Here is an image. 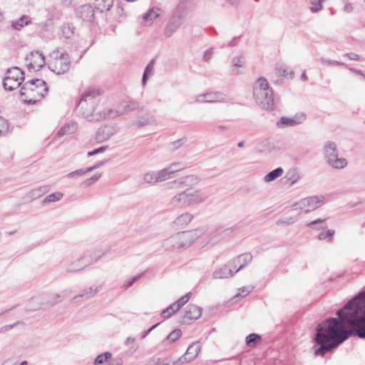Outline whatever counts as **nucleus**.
<instances>
[{"label":"nucleus","mask_w":365,"mask_h":365,"mask_svg":"<svg viewBox=\"0 0 365 365\" xmlns=\"http://www.w3.org/2000/svg\"><path fill=\"white\" fill-rule=\"evenodd\" d=\"M316 329L314 354L324 356L344 342L351 334L365 339V290L349 300Z\"/></svg>","instance_id":"f257e3e1"},{"label":"nucleus","mask_w":365,"mask_h":365,"mask_svg":"<svg viewBox=\"0 0 365 365\" xmlns=\"http://www.w3.org/2000/svg\"><path fill=\"white\" fill-rule=\"evenodd\" d=\"M101 98V92L98 88H87L82 93L77 105L78 113L88 121H98L108 118V112H96Z\"/></svg>","instance_id":"f03ea898"},{"label":"nucleus","mask_w":365,"mask_h":365,"mask_svg":"<svg viewBox=\"0 0 365 365\" xmlns=\"http://www.w3.org/2000/svg\"><path fill=\"white\" fill-rule=\"evenodd\" d=\"M48 90L44 81L38 78L25 82L21 88L22 100L29 104H34L45 96Z\"/></svg>","instance_id":"7ed1b4c3"},{"label":"nucleus","mask_w":365,"mask_h":365,"mask_svg":"<svg viewBox=\"0 0 365 365\" xmlns=\"http://www.w3.org/2000/svg\"><path fill=\"white\" fill-rule=\"evenodd\" d=\"M253 95L257 103L262 109L273 110V91L266 78L260 77L255 81L253 87Z\"/></svg>","instance_id":"20e7f679"},{"label":"nucleus","mask_w":365,"mask_h":365,"mask_svg":"<svg viewBox=\"0 0 365 365\" xmlns=\"http://www.w3.org/2000/svg\"><path fill=\"white\" fill-rule=\"evenodd\" d=\"M253 95L257 103L262 109L273 110V91L266 78L260 77L255 81L253 87Z\"/></svg>","instance_id":"39448f33"},{"label":"nucleus","mask_w":365,"mask_h":365,"mask_svg":"<svg viewBox=\"0 0 365 365\" xmlns=\"http://www.w3.org/2000/svg\"><path fill=\"white\" fill-rule=\"evenodd\" d=\"M197 237L198 235L195 230L178 232L165 239L163 242V247L167 250H178L188 247Z\"/></svg>","instance_id":"423d86ee"},{"label":"nucleus","mask_w":365,"mask_h":365,"mask_svg":"<svg viewBox=\"0 0 365 365\" xmlns=\"http://www.w3.org/2000/svg\"><path fill=\"white\" fill-rule=\"evenodd\" d=\"M51 56L53 60L49 63V68L53 73L61 75L68 71L71 66V61L68 53L61 48L53 51Z\"/></svg>","instance_id":"0eeeda50"},{"label":"nucleus","mask_w":365,"mask_h":365,"mask_svg":"<svg viewBox=\"0 0 365 365\" xmlns=\"http://www.w3.org/2000/svg\"><path fill=\"white\" fill-rule=\"evenodd\" d=\"M326 163L335 169H342L347 165L344 158H339L338 150L334 142L327 141L323 147Z\"/></svg>","instance_id":"6e6552de"},{"label":"nucleus","mask_w":365,"mask_h":365,"mask_svg":"<svg viewBox=\"0 0 365 365\" xmlns=\"http://www.w3.org/2000/svg\"><path fill=\"white\" fill-rule=\"evenodd\" d=\"M24 72L18 67L8 68L3 79L4 88L9 91L17 88L24 79Z\"/></svg>","instance_id":"1a4fd4ad"},{"label":"nucleus","mask_w":365,"mask_h":365,"mask_svg":"<svg viewBox=\"0 0 365 365\" xmlns=\"http://www.w3.org/2000/svg\"><path fill=\"white\" fill-rule=\"evenodd\" d=\"M324 204V197L323 196H312L302 199L298 202L292 205L293 210L300 209L305 213L316 210Z\"/></svg>","instance_id":"9d476101"},{"label":"nucleus","mask_w":365,"mask_h":365,"mask_svg":"<svg viewBox=\"0 0 365 365\" xmlns=\"http://www.w3.org/2000/svg\"><path fill=\"white\" fill-rule=\"evenodd\" d=\"M186 13L183 11H175L164 28L163 35L165 38L171 37L177 31L182 25Z\"/></svg>","instance_id":"9b49d317"},{"label":"nucleus","mask_w":365,"mask_h":365,"mask_svg":"<svg viewBox=\"0 0 365 365\" xmlns=\"http://www.w3.org/2000/svg\"><path fill=\"white\" fill-rule=\"evenodd\" d=\"M139 104L136 101H124L120 103L116 110H108V118H114L117 116H120L131 112L138 108Z\"/></svg>","instance_id":"f8f14e48"},{"label":"nucleus","mask_w":365,"mask_h":365,"mask_svg":"<svg viewBox=\"0 0 365 365\" xmlns=\"http://www.w3.org/2000/svg\"><path fill=\"white\" fill-rule=\"evenodd\" d=\"M252 260V255L250 252L242 254L237 257L233 258L228 263L235 272H237L245 267Z\"/></svg>","instance_id":"ddd939ff"},{"label":"nucleus","mask_w":365,"mask_h":365,"mask_svg":"<svg viewBox=\"0 0 365 365\" xmlns=\"http://www.w3.org/2000/svg\"><path fill=\"white\" fill-rule=\"evenodd\" d=\"M201 349L199 342H192L187 349L184 355L178 359L180 364L193 361L198 355Z\"/></svg>","instance_id":"4468645a"},{"label":"nucleus","mask_w":365,"mask_h":365,"mask_svg":"<svg viewBox=\"0 0 365 365\" xmlns=\"http://www.w3.org/2000/svg\"><path fill=\"white\" fill-rule=\"evenodd\" d=\"M26 60H30V63L28 65L29 69L39 70L45 64V58L41 52L32 51L29 55L27 56Z\"/></svg>","instance_id":"2eb2a0df"},{"label":"nucleus","mask_w":365,"mask_h":365,"mask_svg":"<svg viewBox=\"0 0 365 365\" xmlns=\"http://www.w3.org/2000/svg\"><path fill=\"white\" fill-rule=\"evenodd\" d=\"M170 204L174 207H186L191 205L192 204L187 190L173 196L170 199Z\"/></svg>","instance_id":"dca6fc26"},{"label":"nucleus","mask_w":365,"mask_h":365,"mask_svg":"<svg viewBox=\"0 0 365 365\" xmlns=\"http://www.w3.org/2000/svg\"><path fill=\"white\" fill-rule=\"evenodd\" d=\"M202 315V309L195 305L189 304L187 306L185 314L183 317V322L188 324L192 320L199 319Z\"/></svg>","instance_id":"f3484780"},{"label":"nucleus","mask_w":365,"mask_h":365,"mask_svg":"<svg viewBox=\"0 0 365 365\" xmlns=\"http://www.w3.org/2000/svg\"><path fill=\"white\" fill-rule=\"evenodd\" d=\"M186 190L192 205L203 202L208 198V195L201 189L187 188Z\"/></svg>","instance_id":"a211bd4d"},{"label":"nucleus","mask_w":365,"mask_h":365,"mask_svg":"<svg viewBox=\"0 0 365 365\" xmlns=\"http://www.w3.org/2000/svg\"><path fill=\"white\" fill-rule=\"evenodd\" d=\"M76 16L85 21H91L94 19V10L89 4H83L76 10Z\"/></svg>","instance_id":"6ab92c4d"},{"label":"nucleus","mask_w":365,"mask_h":365,"mask_svg":"<svg viewBox=\"0 0 365 365\" xmlns=\"http://www.w3.org/2000/svg\"><path fill=\"white\" fill-rule=\"evenodd\" d=\"M305 120L304 114L294 118L282 117L277 125L279 128L291 127L302 123Z\"/></svg>","instance_id":"aec40b11"},{"label":"nucleus","mask_w":365,"mask_h":365,"mask_svg":"<svg viewBox=\"0 0 365 365\" xmlns=\"http://www.w3.org/2000/svg\"><path fill=\"white\" fill-rule=\"evenodd\" d=\"M200 182V178L195 175H188L184 178H180L178 180H175L169 184L171 185L170 187H181L182 185H194L197 184Z\"/></svg>","instance_id":"412c9836"},{"label":"nucleus","mask_w":365,"mask_h":365,"mask_svg":"<svg viewBox=\"0 0 365 365\" xmlns=\"http://www.w3.org/2000/svg\"><path fill=\"white\" fill-rule=\"evenodd\" d=\"M235 273V272L233 271L232 268L230 267L228 263L215 269L212 272V277L215 279L229 278L232 277Z\"/></svg>","instance_id":"4be33fe9"},{"label":"nucleus","mask_w":365,"mask_h":365,"mask_svg":"<svg viewBox=\"0 0 365 365\" xmlns=\"http://www.w3.org/2000/svg\"><path fill=\"white\" fill-rule=\"evenodd\" d=\"M115 133L112 125H103L98 128L96 133V140L98 142H103L109 139Z\"/></svg>","instance_id":"5701e85b"},{"label":"nucleus","mask_w":365,"mask_h":365,"mask_svg":"<svg viewBox=\"0 0 365 365\" xmlns=\"http://www.w3.org/2000/svg\"><path fill=\"white\" fill-rule=\"evenodd\" d=\"M91 264L92 261H86V257L83 256L76 261L71 263L67 267V271L69 272H76L84 269Z\"/></svg>","instance_id":"b1692460"},{"label":"nucleus","mask_w":365,"mask_h":365,"mask_svg":"<svg viewBox=\"0 0 365 365\" xmlns=\"http://www.w3.org/2000/svg\"><path fill=\"white\" fill-rule=\"evenodd\" d=\"M102 287H103V285H98L95 288H93L92 287L86 288V289H83L82 293H81L78 295H76L73 298V300L76 301L80 297L84 298L86 299H91V298L95 297L96 295V294L98 293L101 290Z\"/></svg>","instance_id":"393cba45"},{"label":"nucleus","mask_w":365,"mask_h":365,"mask_svg":"<svg viewBox=\"0 0 365 365\" xmlns=\"http://www.w3.org/2000/svg\"><path fill=\"white\" fill-rule=\"evenodd\" d=\"M300 178V175L297 168L289 169L284 177L282 179L283 183L285 185H292L297 182Z\"/></svg>","instance_id":"a878e982"},{"label":"nucleus","mask_w":365,"mask_h":365,"mask_svg":"<svg viewBox=\"0 0 365 365\" xmlns=\"http://www.w3.org/2000/svg\"><path fill=\"white\" fill-rule=\"evenodd\" d=\"M114 3V0H95L96 7L101 12L109 11Z\"/></svg>","instance_id":"bb28decb"},{"label":"nucleus","mask_w":365,"mask_h":365,"mask_svg":"<svg viewBox=\"0 0 365 365\" xmlns=\"http://www.w3.org/2000/svg\"><path fill=\"white\" fill-rule=\"evenodd\" d=\"M192 219L193 215L192 214L189 212H185L175 219V223L178 226L183 227L189 224Z\"/></svg>","instance_id":"cd10ccee"},{"label":"nucleus","mask_w":365,"mask_h":365,"mask_svg":"<svg viewBox=\"0 0 365 365\" xmlns=\"http://www.w3.org/2000/svg\"><path fill=\"white\" fill-rule=\"evenodd\" d=\"M283 173L284 170L281 167H279L267 173L264 177V181L266 182H270L272 181H274V180L280 177L283 174Z\"/></svg>","instance_id":"c85d7f7f"},{"label":"nucleus","mask_w":365,"mask_h":365,"mask_svg":"<svg viewBox=\"0 0 365 365\" xmlns=\"http://www.w3.org/2000/svg\"><path fill=\"white\" fill-rule=\"evenodd\" d=\"M207 103H216L223 101V94L220 92H210L205 93Z\"/></svg>","instance_id":"c756f323"},{"label":"nucleus","mask_w":365,"mask_h":365,"mask_svg":"<svg viewBox=\"0 0 365 365\" xmlns=\"http://www.w3.org/2000/svg\"><path fill=\"white\" fill-rule=\"evenodd\" d=\"M307 226L317 230H324L327 227L326 219L321 218L307 222Z\"/></svg>","instance_id":"7c9ffc66"},{"label":"nucleus","mask_w":365,"mask_h":365,"mask_svg":"<svg viewBox=\"0 0 365 365\" xmlns=\"http://www.w3.org/2000/svg\"><path fill=\"white\" fill-rule=\"evenodd\" d=\"M154 64H155V61H154V60H152L146 66V67H145V68L144 70V73H143V78H142L143 86H145L148 77L152 75L153 71V68H154Z\"/></svg>","instance_id":"2f4dec72"},{"label":"nucleus","mask_w":365,"mask_h":365,"mask_svg":"<svg viewBox=\"0 0 365 365\" xmlns=\"http://www.w3.org/2000/svg\"><path fill=\"white\" fill-rule=\"evenodd\" d=\"M143 180L148 184L158 183V179L156 171H149L144 175Z\"/></svg>","instance_id":"473e14b6"},{"label":"nucleus","mask_w":365,"mask_h":365,"mask_svg":"<svg viewBox=\"0 0 365 365\" xmlns=\"http://www.w3.org/2000/svg\"><path fill=\"white\" fill-rule=\"evenodd\" d=\"M157 175L159 182L165 181L172 178V174L168 167L163 170H158Z\"/></svg>","instance_id":"72a5a7b5"},{"label":"nucleus","mask_w":365,"mask_h":365,"mask_svg":"<svg viewBox=\"0 0 365 365\" xmlns=\"http://www.w3.org/2000/svg\"><path fill=\"white\" fill-rule=\"evenodd\" d=\"M29 17L26 16H23L18 20L14 21L11 24L12 27L16 30H20L24 26L28 25L29 23Z\"/></svg>","instance_id":"f704fd0d"},{"label":"nucleus","mask_w":365,"mask_h":365,"mask_svg":"<svg viewBox=\"0 0 365 365\" xmlns=\"http://www.w3.org/2000/svg\"><path fill=\"white\" fill-rule=\"evenodd\" d=\"M262 337L257 334H250L246 337V344L249 346H254L260 341Z\"/></svg>","instance_id":"c9c22d12"},{"label":"nucleus","mask_w":365,"mask_h":365,"mask_svg":"<svg viewBox=\"0 0 365 365\" xmlns=\"http://www.w3.org/2000/svg\"><path fill=\"white\" fill-rule=\"evenodd\" d=\"M160 14V9L158 8H153L150 9L146 14L144 15V19L145 21H151L154 19L158 17Z\"/></svg>","instance_id":"e433bc0d"},{"label":"nucleus","mask_w":365,"mask_h":365,"mask_svg":"<svg viewBox=\"0 0 365 365\" xmlns=\"http://www.w3.org/2000/svg\"><path fill=\"white\" fill-rule=\"evenodd\" d=\"M153 122H154L153 116H152L150 114H146L144 116L140 117L138 120L137 124H138V126L141 127V126L147 125L148 124H151Z\"/></svg>","instance_id":"4c0bfd02"},{"label":"nucleus","mask_w":365,"mask_h":365,"mask_svg":"<svg viewBox=\"0 0 365 365\" xmlns=\"http://www.w3.org/2000/svg\"><path fill=\"white\" fill-rule=\"evenodd\" d=\"M335 231L334 230H327L326 231H322L318 235V239L319 240H324L328 239V242H332V237L334 235Z\"/></svg>","instance_id":"58836bf2"},{"label":"nucleus","mask_w":365,"mask_h":365,"mask_svg":"<svg viewBox=\"0 0 365 365\" xmlns=\"http://www.w3.org/2000/svg\"><path fill=\"white\" fill-rule=\"evenodd\" d=\"M112 354L110 352H104L101 354H99L95 359L94 364L96 365L103 364L104 362L108 361L109 359H111Z\"/></svg>","instance_id":"ea45409f"},{"label":"nucleus","mask_w":365,"mask_h":365,"mask_svg":"<svg viewBox=\"0 0 365 365\" xmlns=\"http://www.w3.org/2000/svg\"><path fill=\"white\" fill-rule=\"evenodd\" d=\"M182 336V331L180 329H175L171 333H170L166 339L169 341L170 343H173L176 341L180 336Z\"/></svg>","instance_id":"a19ab883"},{"label":"nucleus","mask_w":365,"mask_h":365,"mask_svg":"<svg viewBox=\"0 0 365 365\" xmlns=\"http://www.w3.org/2000/svg\"><path fill=\"white\" fill-rule=\"evenodd\" d=\"M62 197H63V194L61 192H54V193H52V194L48 195L43 200V202L44 203L54 202L60 200L62 198Z\"/></svg>","instance_id":"79ce46f5"},{"label":"nucleus","mask_w":365,"mask_h":365,"mask_svg":"<svg viewBox=\"0 0 365 365\" xmlns=\"http://www.w3.org/2000/svg\"><path fill=\"white\" fill-rule=\"evenodd\" d=\"M9 130V125L8 121L3 117L0 116V136L7 134Z\"/></svg>","instance_id":"37998d69"},{"label":"nucleus","mask_w":365,"mask_h":365,"mask_svg":"<svg viewBox=\"0 0 365 365\" xmlns=\"http://www.w3.org/2000/svg\"><path fill=\"white\" fill-rule=\"evenodd\" d=\"M296 220L297 219L295 218V217L290 216L278 220L276 222V224L278 226L289 225L293 224Z\"/></svg>","instance_id":"c03bdc74"},{"label":"nucleus","mask_w":365,"mask_h":365,"mask_svg":"<svg viewBox=\"0 0 365 365\" xmlns=\"http://www.w3.org/2000/svg\"><path fill=\"white\" fill-rule=\"evenodd\" d=\"M168 168H169L171 174L173 175L175 173L183 170L185 168V166L183 165L181 163L178 162L170 164V165L168 166Z\"/></svg>","instance_id":"a18cd8bd"},{"label":"nucleus","mask_w":365,"mask_h":365,"mask_svg":"<svg viewBox=\"0 0 365 365\" xmlns=\"http://www.w3.org/2000/svg\"><path fill=\"white\" fill-rule=\"evenodd\" d=\"M192 2V0H180L176 11H183L186 13L185 10L191 5Z\"/></svg>","instance_id":"49530a36"},{"label":"nucleus","mask_w":365,"mask_h":365,"mask_svg":"<svg viewBox=\"0 0 365 365\" xmlns=\"http://www.w3.org/2000/svg\"><path fill=\"white\" fill-rule=\"evenodd\" d=\"M232 67H242L245 64L244 58L242 56H236L232 59Z\"/></svg>","instance_id":"de8ad7c7"},{"label":"nucleus","mask_w":365,"mask_h":365,"mask_svg":"<svg viewBox=\"0 0 365 365\" xmlns=\"http://www.w3.org/2000/svg\"><path fill=\"white\" fill-rule=\"evenodd\" d=\"M106 252H107L106 250V251H101V250L96 251L93 252V255H91V259H86V261H92V263H93L94 262H96L100 258H101V257L103 255H104Z\"/></svg>","instance_id":"09e8293b"},{"label":"nucleus","mask_w":365,"mask_h":365,"mask_svg":"<svg viewBox=\"0 0 365 365\" xmlns=\"http://www.w3.org/2000/svg\"><path fill=\"white\" fill-rule=\"evenodd\" d=\"M88 171H86V169H78L75 171H73L67 175V178H78L80 176H82L87 173Z\"/></svg>","instance_id":"8fccbe9b"},{"label":"nucleus","mask_w":365,"mask_h":365,"mask_svg":"<svg viewBox=\"0 0 365 365\" xmlns=\"http://www.w3.org/2000/svg\"><path fill=\"white\" fill-rule=\"evenodd\" d=\"M311 4L313 6L310 9L314 13L317 12L322 9V0H311Z\"/></svg>","instance_id":"3c124183"},{"label":"nucleus","mask_w":365,"mask_h":365,"mask_svg":"<svg viewBox=\"0 0 365 365\" xmlns=\"http://www.w3.org/2000/svg\"><path fill=\"white\" fill-rule=\"evenodd\" d=\"M320 61L324 65L344 66V63L338 61H331L326 58H321Z\"/></svg>","instance_id":"603ef678"},{"label":"nucleus","mask_w":365,"mask_h":365,"mask_svg":"<svg viewBox=\"0 0 365 365\" xmlns=\"http://www.w3.org/2000/svg\"><path fill=\"white\" fill-rule=\"evenodd\" d=\"M63 299V297L61 296L59 294H55L52 297V299L51 300H48L46 304L50 306H53L56 304L57 303L61 302Z\"/></svg>","instance_id":"864d4df0"},{"label":"nucleus","mask_w":365,"mask_h":365,"mask_svg":"<svg viewBox=\"0 0 365 365\" xmlns=\"http://www.w3.org/2000/svg\"><path fill=\"white\" fill-rule=\"evenodd\" d=\"M101 177V174H98V173H96L95 175H93L91 178L86 180L83 182V185H85L86 186H89L91 185V184L94 183L95 182H96Z\"/></svg>","instance_id":"5fc2aeb1"},{"label":"nucleus","mask_w":365,"mask_h":365,"mask_svg":"<svg viewBox=\"0 0 365 365\" xmlns=\"http://www.w3.org/2000/svg\"><path fill=\"white\" fill-rule=\"evenodd\" d=\"M48 190L47 187H41L38 189L34 190L31 191V195L33 197H40L42 194L46 192Z\"/></svg>","instance_id":"6e6d98bb"},{"label":"nucleus","mask_w":365,"mask_h":365,"mask_svg":"<svg viewBox=\"0 0 365 365\" xmlns=\"http://www.w3.org/2000/svg\"><path fill=\"white\" fill-rule=\"evenodd\" d=\"M135 339L132 336H128L125 340V344L130 345L132 344V346L130 347V349L133 352H135L138 349V346L135 344Z\"/></svg>","instance_id":"4d7b16f0"},{"label":"nucleus","mask_w":365,"mask_h":365,"mask_svg":"<svg viewBox=\"0 0 365 365\" xmlns=\"http://www.w3.org/2000/svg\"><path fill=\"white\" fill-rule=\"evenodd\" d=\"M190 295H191V293L188 292L177 301L178 304H179V306L180 307H182L184 304H185L188 302V300L190 297Z\"/></svg>","instance_id":"13d9d810"},{"label":"nucleus","mask_w":365,"mask_h":365,"mask_svg":"<svg viewBox=\"0 0 365 365\" xmlns=\"http://www.w3.org/2000/svg\"><path fill=\"white\" fill-rule=\"evenodd\" d=\"M142 274H139L138 275H135V276L133 277L130 280L125 282L123 285L124 287L128 288V287H131L133 284V283L135 282L140 277V276Z\"/></svg>","instance_id":"bf43d9fd"},{"label":"nucleus","mask_w":365,"mask_h":365,"mask_svg":"<svg viewBox=\"0 0 365 365\" xmlns=\"http://www.w3.org/2000/svg\"><path fill=\"white\" fill-rule=\"evenodd\" d=\"M106 149H107V146H101V147H100L98 148H96V149H94V150H93L91 151H89L88 153V156H91V155H96V154H98V153H99L101 152H103V151L106 150Z\"/></svg>","instance_id":"052dcab7"},{"label":"nucleus","mask_w":365,"mask_h":365,"mask_svg":"<svg viewBox=\"0 0 365 365\" xmlns=\"http://www.w3.org/2000/svg\"><path fill=\"white\" fill-rule=\"evenodd\" d=\"M213 54L212 48H209L206 50L204 53L203 58L205 61H209Z\"/></svg>","instance_id":"680f3d73"},{"label":"nucleus","mask_w":365,"mask_h":365,"mask_svg":"<svg viewBox=\"0 0 365 365\" xmlns=\"http://www.w3.org/2000/svg\"><path fill=\"white\" fill-rule=\"evenodd\" d=\"M156 364H157V365H175V364H180V362L178 361V359L176 361H166L158 360L156 362Z\"/></svg>","instance_id":"e2e57ef3"},{"label":"nucleus","mask_w":365,"mask_h":365,"mask_svg":"<svg viewBox=\"0 0 365 365\" xmlns=\"http://www.w3.org/2000/svg\"><path fill=\"white\" fill-rule=\"evenodd\" d=\"M174 313L168 307L162 312L161 316L164 319H168Z\"/></svg>","instance_id":"0e129e2a"},{"label":"nucleus","mask_w":365,"mask_h":365,"mask_svg":"<svg viewBox=\"0 0 365 365\" xmlns=\"http://www.w3.org/2000/svg\"><path fill=\"white\" fill-rule=\"evenodd\" d=\"M168 307H169V309H170L173 313L176 312L178 310H179L181 308L177 302H175V303H173Z\"/></svg>","instance_id":"69168bd1"},{"label":"nucleus","mask_w":365,"mask_h":365,"mask_svg":"<svg viewBox=\"0 0 365 365\" xmlns=\"http://www.w3.org/2000/svg\"><path fill=\"white\" fill-rule=\"evenodd\" d=\"M346 56L351 60L357 61L359 59V56L355 53H347Z\"/></svg>","instance_id":"338daca9"},{"label":"nucleus","mask_w":365,"mask_h":365,"mask_svg":"<svg viewBox=\"0 0 365 365\" xmlns=\"http://www.w3.org/2000/svg\"><path fill=\"white\" fill-rule=\"evenodd\" d=\"M195 101L200 103H207V101H205V93L197 96Z\"/></svg>","instance_id":"774afa93"}]
</instances>
